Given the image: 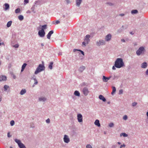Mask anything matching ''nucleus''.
<instances>
[{
    "instance_id": "obj_1",
    "label": "nucleus",
    "mask_w": 148,
    "mask_h": 148,
    "mask_svg": "<svg viewBox=\"0 0 148 148\" xmlns=\"http://www.w3.org/2000/svg\"><path fill=\"white\" fill-rule=\"evenodd\" d=\"M115 66L118 68H120L124 66L123 59L121 58L117 59L115 62Z\"/></svg>"
},
{
    "instance_id": "obj_2",
    "label": "nucleus",
    "mask_w": 148,
    "mask_h": 148,
    "mask_svg": "<svg viewBox=\"0 0 148 148\" xmlns=\"http://www.w3.org/2000/svg\"><path fill=\"white\" fill-rule=\"evenodd\" d=\"M45 67L43 64H40L35 72L34 73L37 74L38 73L44 70Z\"/></svg>"
},
{
    "instance_id": "obj_3",
    "label": "nucleus",
    "mask_w": 148,
    "mask_h": 148,
    "mask_svg": "<svg viewBox=\"0 0 148 148\" xmlns=\"http://www.w3.org/2000/svg\"><path fill=\"white\" fill-rule=\"evenodd\" d=\"M145 51V49L143 47H140L137 51L136 53L137 55L139 56L142 53H144Z\"/></svg>"
},
{
    "instance_id": "obj_4",
    "label": "nucleus",
    "mask_w": 148,
    "mask_h": 148,
    "mask_svg": "<svg viewBox=\"0 0 148 148\" xmlns=\"http://www.w3.org/2000/svg\"><path fill=\"white\" fill-rule=\"evenodd\" d=\"M38 35L41 37H43L45 36V32L43 29H42L41 30L39 31L38 33Z\"/></svg>"
},
{
    "instance_id": "obj_5",
    "label": "nucleus",
    "mask_w": 148,
    "mask_h": 148,
    "mask_svg": "<svg viewBox=\"0 0 148 148\" xmlns=\"http://www.w3.org/2000/svg\"><path fill=\"white\" fill-rule=\"evenodd\" d=\"M15 141L18 144L20 148L24 145L21 142V141L19 140L16 139H15Z\"/></svg>"
},
{
    "instance_id": "obj_6",
    "label": "nucleus",
    "mask_w": 148,
    "mask_h": 148,
    "mask_svg": "<svg viewBox=\"0 0 148 148\" xmlns=\"http://www.w3.org/2000/svg\"><path fill=\"white\" fill-rule=\"evenodd\" d=\"M64 141L66 143H68L70 141L69 138V137L66 135H65L64 138Z\"/></svg>"
},
{
    "instance_id": "obj_7",
    "label": "nucleus",
    "mask_w": 148,
    "mask_h": 148,
    "mask_svg": "<svg viewBox=\"0 0 148 148\" xmlns=\"http://www.w3.org/2000/svg\"><path fill=\"white\" fill-rule=\"evenodd\" d=\"M83 92L85 95H87L89 92L88 88L86 87L84 88L83 90Z\"/></svg>"
},
{
    "instance_id": "obj_8",
    "label": "nucleus",
    "mask_w": 148,
    "mask_h": 148,
    "mask_svg": "<svg viewBox=\"0 0 148 148\" xmlns=\"http://www.w3.org/2000/svg\"><path fill=\"white\" fill-rule=\"evenodd\" d=\"M90 37V36L89 35H87L85 37L84 39V41L86 42L87 44H88L90 41L89 38Z\"/></svg>"
},
{
    "instance_id": "obj_9",
    "label": "nucleus",
    "mask_w": 148,
    "mask_h": 148,
    "mask_svg": "<svg viewBox=\"0 0 148 148\" xmlns=\"http://www.w3.org/2000/svg\"><path fill=\"white\" fill-rule=\"evenodd\" d=\"M77 119L79 122H81L82 121V114H79L77 115Z\"/></svg>"
},
{
    "instance_id": "obj_10",
    "label": "nucleus",
    "mask_w": 148,
    "mask_h": 148,
    "mask_svg": "<svg viewBox=\"0 0 148 148\" xmlns=\"http://www.w3.org/2000/svg\"><path fill=\"white\" fill-rule=\"evenodd\" d=\"M105 42L103 40H100L99 42H97V45L98 46H99L101 45H105Z\"/></svg>"
},
{
    "instance_id": "obj_11",
    "label": "nucleus",
    "mask_w": 148,
    "mask_h": 148,
    "mask_svg": "<svg viewBox=\"0 0 148 148\" xmlns=\"http://www.w3.org/2000/svg\"><path fill=\"white\" fill-rule=\"evenodd\" d=\"M111 38V35L110 34H108L106 37L105 40L106 41L110 40Z\"/></svg>"
},
{
    "instance_id": "obj_12",
    "label": "nucleus",
    "mask_w": 148,
    "mask_h": 148,
    "mask_svg": "<svg viewBox=\"0 0 148 148\" xmlns=\"http://www.w3.org/2000/svg\"><path fill=\"white\" fill-rule=\"evenodd\" d=\"M53 33V30H51L50 31L47 35V38L49 39H50V37Z\"/></svg>"
},
{
    "instance_id": "obj_13",
    "label": "nucleus",
    "mask_w": 148,
    "mask_h": 148,
    "mask_svg": "<svg viewBox=\"0 0 148 148\" xmlns=\"http://www.w3.org/2000/svg\"><path fill=\"white\" fill-rule=\"evenodd\" d=\"M7 78L5 76L1 75L0 76V82L2 81H5L6 80Z\"/></svg>"
},
{
    "instance_id": "obj_14",
    "label": "nucleus",
    "mask_w": 148,
    "mask_h": 148,
    "mask_svg": "<svg viewBox=\"0 0 148 148\" xmlns=\"http://www.w3.org/2000/svg\"><path fill=\"white\" fill-rule=\"evenodd\" d=\"M110 77H106L104 76H103V80L104 82H106L108 80L110 79Z\"/></svg>"
},
{
    "instance_id": "obj_15",
    "label": "nucleus",
    "mask_w": 148,
    "mask_h": 148,
    "mask_svg": "<svg viewBox=\"0 0 148 148\" xmlns=\"http://www.w3.org/2000/svg\"><path fill=\"white\" fill-rule=\"evenodd\" d=\"M95 125H97L99 127H100V124L99 123V121L98 120H95Z\"/></svg>"
},
{
    "instance_id": "obj_16",
    "label": "nucleus",
    "mask_w": 148,
    "mask_h": 148,
    "mask_svg": "<svg viewBox=\"0 0 148 148\" xmlns=\"http://www.w3.org/2000/svg\"><path fill=\"white\" fill-rule=\"evenodd\" d=\"M99 98L101 100H102L103 101H106V99L102 95H100L99 96Z\"/></svg>"
},
{
    "instance_id": "obj_17",
    "label": "nucleus",
    "mask_w": 148,
    "mask_h": 148,
    "mask_svg": "<svg viewBox=\"0 0 148 148\" xmlns=\"http://www.w3.org/2000/svg\"><path fill=\"white\" fill-rule=\"evenodd\" d=\"M147 66V64L146 62H144L141 65V67L142 68H145Z\"/></svg>"
},
{
    "instance_id": "obj_18",
    "label": "nucleus",
    "mask_w": 148,
    "mask_h": 148,
    "mask_svg": "<svg viewBox=\"0 0 148 148\" xmlns=\"http://www.w3.org/2000/svg\"><path fill=\"white\" fill-rule=\"evenodd\" d=\"M76 51H79L83 55H84V52L83 51H82L81 50L78 49H73V52H75Z\"/></svg>"
},
{
    "instance_id": "obj_19",
    "label": "nucleus",
    "mask_w": 148,
    "mask_h": 148,
    "mask_svg": "<svg viewBox=\"0 0 148 148\" xmlns=\"http://www.w3.org/2000/svg\"><path fill=\"white\" fill-rule=\"evenodd\" d=\"M82 0H76V2L77 5L79 6Z\"/></svg>"
},
{
    "instance_id": "obj_20",
    "label": "nucleus",
    "mask_w": 148,
    "mask_h": 148,
    "mask_svg": "<svg viewBox=\"0 0 148 148\" xmlns=\"http://www.w3.org/2000/svg\"><path fill=\"white\" fill-rule=\"evenodd\" d=\"M27 65V64L26 63L23 64V65L22 66V69L21 70V72H22L24 71V70L25 69Z\"/></svg>"
},
{
    "instance_id": "obj_21",
    "label": "nucleus",
    "mask_w": 148,
    "mask_h": 148,
    "mask_svg": "<svg viewBox=\"0 0 148 148\" xmlns=\"http://www.w3.org/2000/svg\"><path fill=\"white\" fill-rule=\"evenodd\" d=\"M4 5L5 6V10H8L9 8V5L8 3H5L4 4Z\"/></svg>"
},
{
    "instance_id": "obj_22",
    "label": "nucleus",
    "mask_w": 148,
    "mask_h": 148,
    "mask_svg": "<svg viewBox=\"0 0 148 148\" xmlns=\"http://www.w3.org/2000/svg\"><path fill=\"white\" fill-rule=\"evenodd\" d=\"M74 95L76 96H79L80 95V93L78 91H75L74 92Z\"/></svg>"
},
{
    "instance_id": "obj_23",
    "label": "nucleus",
    "mask_w": 148,
    "mask_h": 148,
    "mask_svg": "<svg viewBox=\"0 0 148 148\" xmlns=\"http://www.w3.org/2000/svg\"><path fill=\"white\" fill-rule=\"evenodd\" d=\"M46 99L44 97H41L39 98V100L40 101H45Z\"/></svg>"
},
{
    "instance_id": "obj_24",
    "label": "nucleus",
    "mask_w": 148,
    "mask_h": 148,
    "mask_svg": "<svg viewBox=\"0 0 148 148\" xmlns=\"http://www.w3.org/2000/svg\"><path fill=\"white\" fill-rule=\"evenodd\" d=\"M26 92V90L25 89H22L20 92V94L21 95H23Z\"/></svg>"
},
{
    "instance_id": "obj_25",
    "label": "nucleus",
    "mask_w": 148,
    "mask_h": 148,
    "mask_svg": "<svg viewBox=\"0 0 148 148\" xmlns=\"http://www.w3.org/2000/svg\"><path fill=\"white\" fill-rule=\"evenodd\" d=\"M112 91L111 93V94L112 95H113L114 93H115V92H116V89L115 87H114V86L112 87Z\"/></svg>"
},
{
    "instance_id": "obj_26",
    "label": "nucleus",
    "mask_w": 148,
    "mask_h": 148,
    "mask_svg": "<svg viewBox=\"0 0 148 148\" xmlns=\"http://www.w3.org/2000/svg\"><path fill=\"white\" fill-rule=\"evenodd\" d=\"M12 23V21H9L7 23V26L8 27H9L11 25Z\"/></svg>"
},
{
    "instance_id": "obj_27",
    "label": "nucleus",
    "mask_w": 148,
    "mask_h": 148,
    "mask_svg": "<svg viewBox=\"0 0 148 148\" xmlns=\"http://www.w3.org/2000/svg\"><path fill=\"white\" fill-rule=\"evenodd\" d=\"M53 64V62H51L50 63V64L49 66V68L51 69H52V65Z\"/></svg>"
},
{
    "instance_id": "obj_28",
    "label": "nucleus",
    "mask_w": 148,
    "mask_h": 148,
    "mask_svg": "<svg viewBox=\"0 0 148 148\" xmlns=\"http://www.w3.org/2000/svg\"><path fill=\"white\" fill-rule=\"evenodd\" d=\"M60 23V21L58 20L56 21L55 22L54 21L53 22V24L57 25Z\"/></svg>"
},
{
    "instance_id": "obj_29",
    "label": "nucleus",
    "mask_w": 148,
    "mask_h": 148,
    "mask_svg": "<svg viewBox=\"0 0 148 148\" xmlns=\"http://www.w3.org/2000/svg\"><path fill=\"white\" fill-rule=\"evenodd\" d=\"M85 69V67L84 66H82L80 68L79 70L80 71L82 72Z\"/></svg>"
},
{
    "instance_id": "obj_30",
    "label": "nucleus",
    "mask_w": 148,
    "mask_h": 148,
    "mask_svg": "<svg viewBox=\"0 0 148 148\" xmlns=\"http://www.w3.org/2000/svg\"><path fill=\"white\" fill-rule=\"evenodd\" d=\"M138 12L137 10H133L131 11V13L132 14H135L137 13Z\"/></svg>"
},
{
    "instance_id": "obj_31",
    "label": "nucleus",
    "mask_w": 148,
    "mask_h": 148,
    "mask_svg": "<svg viewBox=\"0 0 148 148\" xmlns=\"http://www.w3.org/2000/svg\"><path fill=\"white\" fill-rule=\"evenodd\" d=\"M18 19L20 21H22L23 19V17L21 15H19L18 17Z\"/></svg>"
},
{
    "instance_id": "obj_32",
    "label": "nucleus",
    "mask_w": 148,
    "mask_h": 148,
    "mask_svg": "<svg viewBox=\"0 0 148 148\" xmlns=\"http://www.w3.org/2000/svg\"><path fill=\"white\" fill-rule=\"evenodd\" d=\"M20 9L19 8H17L15 10V12L16 13H18L20 12Z\"/></svg>"
},
{
    "instance_id": "obj_33",
    "label": "nucleus",
    "mask_w": 148,
    "mask_h": 148,
    "mask_svg": "<svg viewBox=\"0 0 148 148\" xmlns=\"http://www.w3.org/2000/svg\"><path fill=\"white\" fill-rule=\"evenodd\" d=\"M120 136H123L124 137H125L127 136V134H125V133H121L120 134Z\"/></svg>"
},
{
    "instance_id": "obj_34",
    "label": "nucleus",
    "mask_w": 148,
    "mask_h": 148,
    "mask_svg": "<svg viewBox=\"0 0 148 148\" xmlns=\"http://www.w3.org/2000/svg\"><path fill=\"white\" fill-rule=\"evenodd\" d=\"M10 124L11 126L13 125L14 124V121L13 120H12L10 121Z\"/></svg>"
},
{
    "instance_id": "obj_35",
    "label": "nucleus",
    "mask_w": 148,
    "mask_h": 148,
    "mask_svg": "<svg viewBox=\"0 0 148 148\" xmlns=\"http://www.w3.org/2000/svg\"><path fill=\"white\" fill-rule=\"evenodd\" d=\"M9 86L6 85L4 86V88L5 90H6L8 88Z\"/></svg>"
},
{
    "instance_id": "obj_36",
    "label": "nucleus",
    "mask_w": 148,
    "mask_h": 148,
    "mask_svg": "<svg viewBox=\"0 0 148 148\" xmlns=\"http://www.w3.org/2000/svg\"><path fill=\"white\" fill-rule=\"evenodd\" d=\"M42 29H43V30H44V29H46L47 28V25H42Z\"/></svg>"
},
{
    "instance_id": "obj_37",
    "label": "nucleus",
    "mask_w": 148,
    "mask_h": 148,
    "mask_svg": "<svg viewBox=\"0 0 148 148\" xmlns=\"http://www.w3.org/2000/svg\"><path fill=\"white\" fill-rule=\"evenodd\" d=\"M109 125L110 127H113L114 126V124L112 123H111L109 124Z\"/></svg>"
},
{
    "instance_id": "obj_38",
    "label": "nucleus",
    "mask_w": 148,
    "mask_h": 148,
    "mask_svg": "<svg viewBox=\"0 0 148 148\" xmlns=\"http://www.w3.org/2000/svg\"><path fill=\"white\" fill-rule=\"evenodd\" d=\"M86 148H92L90 145H87L86 146Z\"/></svg>"
},
{
    "instance_id": "obj_39",
    "label": "nucleus",
    "mask_w": 148,
    "mask_h": 148,
    "mask_svg": "<svg viewBox=\"0 0 148 148\" xmlns=\"http://www.w3.org/2000/svg\"><path fill=\"white\" fill-rule=\"evenodd\" d=\"M127 115H125L123 117V119L125 120H126L127 119Z\"/></svg>"
},
{
    "instance_id": "obj_40",
    "label": "nucleus",
    "mask_w": 148,
    "mask_h": 148,
    "mask_svg": "<svg viewBox=\"0 0 148 148\" xmlns=\"http://www.w3.org/2000/svg\"><path fill=\"white\" fill-rule=\"evenodd\" d=\"M137 104L136 102H134L132 103V105L133 106H135Z\"/></svg>"
},
{
    "instance_id": "obj_41",
    "label": "nucleus",
    "mask_w": 148,
    "mask_h": 148,
    "mask_svg": "<svg viewBox=\"0 0 148 148\" xmlns=\"http://www.w3.org/2000/svg\"><path fill=\"white\" fill-rule=\"evenodd\" d=\"M123 90L122 89L120 90L119 91V94H122L123 93Z\"/></svg>"
},
{
    "instance_id": "obj_42",
    "label": "nucleus",
    "mask_w": 148,
    "mask_h": 148,
    "mask_svg": "<svg viewBox=\"0 0 148 148\" xmlns=\"http://www.w3.org/2000/svg\"><path fill=\"white\" fill-rule=\"evenodd\" d=\"M50 122V120L49 119H48L47 120H46V122L47 123H49Z\"/></svg>"
},
{
    "instance_id": "obj_43",
    "label": "nucleus",
    "mask_w": 148,
    "mask_h": 148,
    "mask_svg": "<svg viewBox=\"0 0 148 148\" xmlns=\"http://www.w3.org/2000/svg\"><path fill=\"white\" fill-rule=\"evenodd\" d=\"M18 45L17 44H16L14 46V47L16 48H17L18 47Z\"/></svg>"
},
{
    "instance_id": "obj_44",
    "label": "nucleus",
    "mask_w": 148,
    "mask_h": 148,
    "mask_svg": "<svg viewBox=\"0 0 148 148\" xmlns=\"http://www.w3.org/2000/svg\"><path fill=\"white\" fill-rule=\"evenodd\" d=\"M29 3L28 0H24V3Z\"/></svg>"
},
{
    "instance_id": "obj_45",
    "label": "nucleus",
    "mask_w": 148,
    "mask_h": 148,
    "mask_svg": "<svg viewBox=\"0 0 148 148\" xmlns=\"http://www.w3.org/2000/svg\"><path fill=\"white\" fill-rule=\"evenodd\" d=\"M7 135H8V137H11V135H10V132H8V133Z\"/></svg>"
},
{
    "instance_id": "obj_46",
    "label": "nucleus",
    "mask_w": 148,
    "mask_h": 148,
    "mask_svg": "<svg viewBox=\"0 0 148 148\" xmlns=\"http://www.w3.org/2000/svg\"><path fill=\"white\" fill-rule=\"evenodd\" d=\"M86 44H87L86 43V42H85V41H84V42H82V44L84 45V46H86Z\"/></svg>"
},
{
    "instance_id": "obj_47",
    "label": "nucleus",
    "mask_w": 148,
    "mask_h": 148,
    "mask_svg": "<svg viewBox=\"0 0 148 148\" xmlns=\"http://www.w3.org/2000/svg\"><path fill=\"white\" fill-rule=\"evenodd\" d=\"M125 145L124 144H123L122 145H121L120 146V148H121L123 147H125Z\"/></svg>"
},
{
    "instance_id": "obj_48",
    "label": "nucleus",
    "mask_w": 148,
    "mask_h": 148,
    "mask_svg": "<svg viewBox=\"0 0 148 148\" xmlns=\"http://www.w3.org/2000/svg\"><path fill=\"white\" fill-rule=\"evenodd\" d=\"M34 80H35V82L34 83V84H38V81L37 80H36V79H34Z\"/></svg>"
},
{
    "instance_id": "obj_49",
    "label": "nucleus",
    "mask_w": 148,
    "mask_h": 148,
    "mask_svg": "<svg viewBox=\"0 0 148 148\" xmlns=\"http://www.w3.org/2000/svg\"><path fill=\"white\" fill-rule=\"evenodd\" d=\"M146 75H148V69L146 71Z\"/></svg>"
},
{
    "instance_id": "obj_50",
    "label": "nucleus",
    "mask_w": 148,
    "mask_h": 148,
    "mask_svg": "<svg viewBox=\"0 0 148 148\" xmlns=\"http://www.w3.org/2000/svg\"><path fill=\"white\" fill-rule=\"evenodd\" d=\"M112 69L113 70H115L116 69L115 67L114 66H113Z\"/></svg>"
},
{
    "instance_id": "obj_51",
    "label": "nucleus",
    "mask_w": 148,
    "mask_h": 148,
    "mask_svg": "<svg viewBox=\"0 0 148 148\" xmlns=\"http://www.w3.org/2000/svg\"><path fill=\"white\" fill-rule=\"evenodd\" d=\"M20 148H26V147H25V145H24L22 147H21Z\"/></svg>"
},
{
    "instance_id": "obj_52",
    "label": "nucleus",
    "mask_w": 148,
    "mask_h": 148,
    "mask_svg": "<svg viewBox=\"0 0 148 148\" xmlns=\"http://www.w3.org/2000/svg\"><path fill=\"white\" fill-rule=\"evenodd\" d=\"M119 15L121 16H124V14H121Z\"/></svg>"
},
{
    "instance_id": "obj_53",
    "label": "nucleus",
    "mask_w": 148,
    "mask_h": 148,
    "mask_svg": "<svg viewBox=\"0 0 148 148\" xmlns=\"http://www.w3.org/2000/svg\"><path fill=\"white\" fill-rule=\"evenodd\" d=\"M130 34H134V33L133 32H130Z\"/></svg>"
},
{
    "instance_id": "obj_54",
    "label": "nucleus",
    "mask_w": 148,
    "mask_h": 148,
    "mask_svg": "<svg viewBox=\"0 0 148 148\" xmlns=\"http://www.w3.org/2000/svg\"><path fill=\"white\" fill-rule=\"evenodd\" d=\"M121 41H122V42H125V40H123V39H122V40H121Z\"/></svg>"
},
{
    "instance_id": "obj_55",
    "label": "nucleus",
    "mask_w": 148,
    "mask_h": 148,
    "mask_svg": "<svg viewBox=\"0 0 148 148\" xmlns=\"http://www.w3.org/2000/svg\"><path fill=\"white\" fill-rule=\"evenodd\" d=\"M13 78H14V79H15V78H16V77H15V76L14 75V76H13Z\"/></svg>"
},
{
    "instance_id": "obj_56",
    "label": "nucleus",
    "mask_w": 148,
    "mask_h": 148,
    "mask_svg": "<svg viewBox=\"0 0 148 148\" xmlns=\"http://www.w3.org/2000/svg\"><path fill=\"white\" fill-rule=\"evenodd\" d=\"M147 116H148V112L147 113Z\"/></svg>"
},
{
    "instance_id": "obj_57",
    "label": "nucleus",
    "mask_w": 148,
    "mask_h": 148,
    "mask_svg": "<svg viewBox=\"0 0 148 148\" xmlns=\"http://www.w3.org/2000/svg\"><path fill=\"white\" fill-rule=\"evenodd\" d=\"M118 143L119 144H121V143L120 142H118Z\"/></svg>"
},
{
    "instance_id": "obj_58",
    "label": "nucleus",
    "mask_w": 148,
    "mask_h": 148,
    "mask_svg": "<svg viewBox=\"0 0 148 148\" xmlns=\"http://www.w3.org/2000/svg\"><path fill=\"white\" fill-rule=\"evenodd\" d=\"M41 45L42 46H44L43 44H42V43L41 44Z\"/></svg>"
},
{
    "instance_id": "obj_59",
    "label": "nucleus",
    "mask_w": 148,
    "mask_h": 148,
    "mask_svg": "<svg viewBox=\"0 0 148 148\" xmlns=\"http://www.w3.org/2000/svg\"><path fill=\"white\" fill-rule=\"evenodd\" d=\"M1 98H0V102L1 101Z\"/></svg>"
},
{
    "instance_id": "obj_60",
    "label": "nucleus",
    "mask_w": 148,
    "mask_h": 148,
    "mask_svg": "<svg viewBox=\"0 0 148 148\" xmlns=\"http://www.w3.org/2000/svg\"><path fill=\"white\" fill-rule=\"evenodd\" d=\"M1 45V43L0 42V45Z\"/></svg>"
},
{
    "instance_id": "obj_61",
    "label": "nucleus",
    "mask_w": 148,
    "mask_h": 148,
    "mask_svg": "<svg viewBox=\"0 0 148 148\" xmlns=\"http://www.w3.org/2000/svg\"><path fill=\"white\" fill-rule=\"evenodd\" d=\"M10 148H12V147H10Z\"/></svg>"
}]
</instances>
